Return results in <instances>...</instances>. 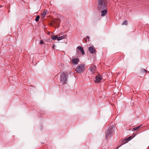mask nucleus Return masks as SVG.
Listing matches in <instances>:
<instances>
[{
	"label": "nucleus",
	"instance_id": "nucleus-18",
	"mask_svg": "<svg viewBox=\"0 0 149 149\" xmlns=\"http://www.w3.org/2000/svg\"><path fill=\"white\" fill-rule=\"evenodd\" d=\"M77 48L78 49L80 50L81 51V50L83 49V48L82 47L79 46L77 47Z\"/></svg>",
	"mask_w": 149,
	"mask_h": 149
},
{
	"label": "nucleus",
	"instance_id": "nucleus-7",
	"mask_svg": "<svg viewBox=\"0 0 149 149\" xmlns=\"http://www.w3.org/2000/svg\"><path fill=\"white\" fill-rule=\"evenodd\" d=\"M96 80L95 81L96 82H99L102 79V77L100 75H98L95 77Z\"/></svg>",
	"mask_w": 149,
	"mask_h": 149
},
{
	"label": "nucleus",
	"instance_id": "nucleus-16",
	"mask_svg": "<svg viewBox=\"0 0 149 149\" xmlns=\"http://www.w3.org/2000/svg\"><path fill=\"white\" fill-rule=\"evenodd\" d=\"M141 72L142 73H146L147 72V71L145 69H141Z\"/></svg>",
	"mask_w": 149,
	"mask_h": 149
},
{
	"label": "nucleus",
	"instance_id": "nucleus-14",
	"mask_svg": "<svg viewBox=\"0 0 149 149\" xmlns=\"http://www.w3.org/2000/svg\"><path fill=\"white\" fill-rule=\"evenodd\" d=\"M127 20H125L123 23L122 25H127Z\"/></svg>",
	"mask_w": 149,
	"mask_h": 149
},
{
	"label": "nucleus",
	"instance_id": "nucleus-9",
	"mask_svg": "<svg viewBox=\"0 0 149 149\" xmlns=\"http://www.w3.org/2000/svg\"><path fill=\"white\" fill-rule=\"evenodd\" d=\"M102 11H101V16H103L105 15H106L107 13V10L106 9H104L103 10H102Z\"/></svg>",
	"mask_w": 149,
	"mask_h": 149
},
{
	"label": "nucleus",
	"instance_id": "nucleus-20",
	"mask_svg": "<svg viewBox=\"0 0 149 149\" xmlns=\"http://www.w3.org/2000/svg\"><path fill=\"white\" fill-rule=\"evenodd\" d=\"M81 52L82 54L84 55L85 54V52H84V51L83 49L82 50H81Z\"/></svg>",
	"mask_w": 149,
	"mask_h": 149
},
{
	"label": "nucleus",
	"instance_id": "nucleus-22",
	"mask_svg": "<svg viewBox=\"0 0 149 149\" xmlns=\"http://www.w3.org/2000/svg\"><path fill=\"white\" fill-rule=\"evenodd\" d=\"M86 38L87 39H89L90 38V37L89 36H87L86 37Z\"/></svg>",
	"mask_w": 149,
	"mask_h": 149
},
{
	"label": "nucleus",
	"instance_id": "nucleus-2",
	"mask_svg": "<svg viewBox=\"0 0 149 149\" xmlns=\"http://www.w3.org/2000/svg\"><path fill=\"white\" fill-rule=\"evenodd\" d=\"M68 75L66 73L64 72L62 73L60 75L61 78V82L63 84H64L66 83L68 78Z\"/></svg>",
	"mask_w": 149,
	"mask_h": 149
},
{
	"label": "nucleus",
	"instance_id": "nucleus-8",
	"mask_svg": "<svg viewBox=\"0 0 149 149\" xmlns=\"http://www.w3.org/2000/svg\"><path fill=\"white\" fill-rule=\"evenodd\" d=\"M79 61V60L78 58H72L71 60V61L72 62V63L73 64L75 65L77 64Z\"/></svg>",
	"mask_w": 149,
	"mask_h": 149
},
{
	"label": "nucleus",
	"instance_id": "nucleus-19",
	"mask_svg": "<svg viewBox=\"0 0 149 149\" xmlns=\"http://www.w3.org/2000/svg\"><path fill=\"white\" fill-rule=\"evenodd\" d=\"M40 44L41 45H42V44H44V41H43L42 40H41L40 41Z\"/></svg>",
	"mask_w": 149,
	"mask_h": 149
},
{
	"label": "nucleus",
	"instance_id": "nucleus-24",
	"mask_svg": "<svg viewBox=\"0 0 149 149\" xmlns=\"http://www.w3.org/2000/svg\"><path fill=\"white\" fill-rule=\"evenodd\" d=\"M49 33H50V32H49V33H47V34H49Z\"/></svg>",
	"mask_w": 149,
	"mask_h": 149
},
{
	"label": "nucleus",
	"instance_id": "nucleus-13",
	"mask_svg": "<svg viewBox=\"0 0 149 149\" xmlns=\"http://www.w3.org/2000/svg\"><path fill=\"white\" fill-rule=\"evenodd\" d=\"M58 36H52L51 38L53 40H55L56 38H58Z\"/></svg>",
	"mask_w": 149,
	"mask_h": 149
},
{
	"label": "nucleus",
	"instance_id": "nucleus-3",
	"mask_svg": "<svg viewBox=\"0 0 149 149\" xmlns=\"http://www.w3.org/2000/svg\"><path fill=\"white\" fill-rule=\"evenodd\" d=\"M114 132V130L113 128H109L107 130L105 137V139H106L110 138L113 136Z\"/></svg>",
	"mask_w": 149,
	"mask_h": 149
},
{
	"label": "nucleus",
	"instance_id": "nucleus-15",
	"mask_svg": "<svg viewBox=\"0 0 149 149\" xmlns=\"http://www.w3.org/2000/svg\"><path fill=\"white\" fill-rule=\"evenodd\" d=\"M47 11H44L42 14L41 15L43 17H44L46 14Z\"/></svg>",
	"mask_w": 149,
	"mask_h": 149
},
{
	"label": "nucleus",
	"instance_id": "nucleus-23",
	"mask_svg": "<svg viewBox=\"0 0 149 149\" xmlns=\"http://www.w3.org/2000/svg\"><path fill=\"white\" fill-rule=\"evenodd\" d=\"M84 41H85V42H86V41H87V40L86 39V38H84Z\"/></svg>",
	"mask_w": 149,
	"mask_h": 149
},
{
	"label": "nucleus",
	"instance_id": "nucleus-11",
	"mask_svg": "<svg viewBox=\"0 0 149 149\" xmlns=\"http://www.w3.org/2000/svg\"><path fill=\"white\" fill-rule=\"evenodd\" d=\"M89 70L90 71L92 72V73H95V69H94V68L91 67H90L89 68Z\"/></svg>",
	"mask_w": 149,
	"mask_h": 149
},
{
	"label": "nucleus",
	"instance_id": "nucleus-17",
	"mask_svg": "<svg viewBox=\"0 0 149 149\" xmlns=\"http://www.w3.org/2000/svg\"><path fill=\"white\" fill-rule=\"evenodd\" d=\"M40 16L39 15H37L35 19V21L36 22H38Z\"/></svg>",
	"mask_w": 149,
	"mask_h": 149
},
{
	"label": "nucleus",
	"instance_id": "nucleus-10",
	"mask_svg": "<svg viewBox=\"0 0 149 149\" xmlns=\"http://www.w3.org/2000/svg\"><path fill=\"white\" fill-rule=\"evenodd\" d=\"M66 35H63L62 36L59 37L58 38H57V40L58 41L62 39H65L66 38Z\"/></svg>",
	"mask_w": 149,
	"mask_h": 149
},
{
	"label": "nucleus",
	"instance_id": "nucleus-6",
	"mask_svg": "<svg viewBox=\"0 0 149 149\" xmlns=\"http://www.w3.org/2000/svg\"><path fill=\"white\" fill-rule=\"evenodd\" d=\"M88 51L91 54H93L95 52V48L93 46H90L88 48Z\"/></svg>",
	"mask_w": 149,
	"mask_h": 149
},
{
	"label": "nucleus",
	"instance_id": "nucleus-25",
	"mask_svg": "<svg viewBox=\"0 0 149 149\" xmlns=\"http://www.w3.org/2000/svg\"><path fill=\"white\" fill-rule=\"evenodd\" d=\"M148 72L149 73V71H148Z\"/></svg>",
	"mask_w": 149,
	"mask_h": 149
},
{
	"label": "nucleus",
	"instance_id": "nucleus-12",
	"mask_svg": "<svg viewBox=\"0 0 149 149\" xmlns=\"http://www.w3.org/2000/svg\"><path fill=\"white\" fill-rule=\"evenodd\" d=\"M141 126V125H140L139 126H138L136 127H135L133 128L132 130H133L134 131L136 130H138L139 129L140 127Z\"/></svg>",
	"mask_w": 149,
	"mask_h": 149
},
{
	"label": "nucleus",
	"instance_id": "nucleus-21",
	"mask_svg": "<svg viewBox=\"0 0 149 149\" xmlns=\"http://www.w3.org/2000/svg\"><path fill=\"white\" fill-rule=\"evenodd\" d=\"M55 46L54 45H53V46L52 47V48H53L55 49Z\"/></svg>",
	"mask_w": 149,
	"mask_h": 149
},
{
	"label": "nucleus",
	"instance_id": "nucleus-4",
	"mask_svg": "<svg viewBox=\"0 0 149 149\" xmlns=\"http://www.w3.org/2000/svg\"><path fill=\"white\" fill-rule=\"evenodd\" d=\"M85 66V65L84 64L79 65L76 68V71L78 73H81L83 72L84 70Z\"/></svg>",
	"mask_w": 149,
	"mask_h": 149
},
{
	"label": "nucleus",
	"instance_id": "nucleus-1",
	"mask_svg": "<svg viewBox=\"0 0 149 149\" xmlns=\"http://www.w3.org/2000/svg\"><path fill=\"white\" fill-rule=\"evenodd\" d=\"M98 10H102L106 8L107 4V0H98Z\"/></svg>",
	"mask_w": 149,
	"mask_h": 149
},
{
	"label": "nucleus",
	"instance_id": "nucleus-5",
	"mask_svg": "<svg viewBox=\"0 0 149 149\" xmlns=\"http://www.w3.org/2000/svg\"><path fill=\"white\" fill-rule=\"evenodd\" d=\"M135 134H134V136L132 137L131 136H130L128 137H127L124 139L122 141V142L123 143V144L127 143L128 141L133 138L135 136Z\"/></svg>",
	"mask_w": 149,
	"mask_h": 149
}]
</instances>
